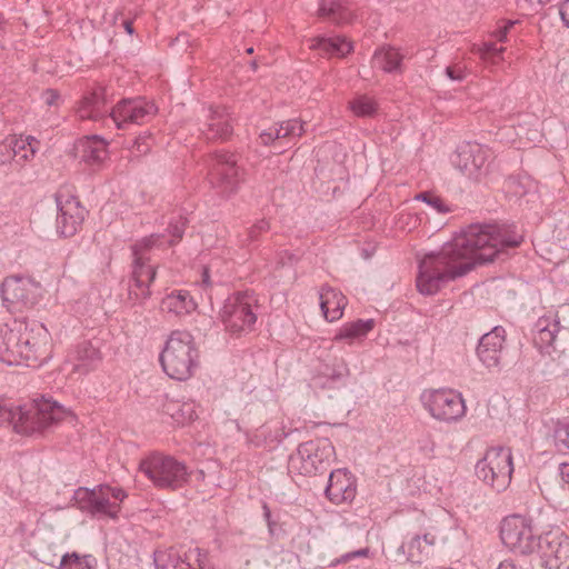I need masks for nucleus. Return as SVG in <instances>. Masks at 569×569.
Instances as JSON below:
<instances>
[{
	"label": "nucleus",
	"instance_id": "1",
	"mask_svg": "<svg viewBox=\"0 0 569 569\" xmlns=\"http://www.w3.org/2000/svg\"><path fill=\"white\" fill-rule=\"evenodd\" d=\"M521 240V236L497 224H470L439 251L425 254L419 261L417 288L422 295H435L448 281L467 274L478 263L493 261Z\"/></svg>",
	"mask_w": 569,
	"mask_h": 569
},
{
	"label": "nucleus",
	"instance_id": "2",
	"mask_svg": "<svg viewBox=\"0 0 569 569\" xmlns=\"http://www.w3.org/2000/svg\"><path fill=\"white\" fill-rule=\"evenodd\" d=\"M51 337L39 321L13 319L1 329L0 361L39 367L51 356Z\"/></svg>",
	"mask_w": 569,
	"mask_h": 569
},
{
	"label": "nucleus",
	"instance_id": "3",
	"mask_svg": "<svg viewBox=\"0 0 569 569\" xmlns=\"http://www.w3.org/2000/svg\"><path fill=\"white\" fill-rule=\"evenodd\" d=\"M186 224L187 219L179 216L169 222V240H166L164 234L153 233L132 246V272L128 282V301L132 306H142L151 297L150 284L157 276L156 266L150 263L151 250L174 246L182 238Z\"/></svg>",
	"mask_w": 569,
	"mask_h": 569
},
{
	"label": "nucleus",
	"instance_id": "4",
	"mask_svg": "<svg viewBox=\"0 0 569 569\" xmlns=\"http://www.w3.org/2000/svg\"><path fill=\"white\" fill-rule=\"evenodd\" d=\"M67 417L73 418V413L43 396L16 408L0 403V422L8 421L21 435L43 432Z\"/></svg>",
	"mask_w": 569,
	"mask_h": 569
},
{
	"label": "nucleus",
	"instance_id": "5",
	"mask_svg": "<svg viewBox=\"0 0 569 569\" xmlns=\"http://www.w3.org/2000/svg\"><path fill=\"white\" fill-rule=\"evenodd\" d=\"M159 360L171 379L186 381L192 377L199 365V352L192 335L186 330L172 331Z\"/></svg>",
	"mask_w": 569,
	"mask_h": 569
},
{
	"label": "nucleus",
	"instance_id": "6",
	"mask_svg": "<svg viewBox=\"0 0 569 569\" xmlns=\"http://www.w3.org/2000/svg\"><path fill=\"white\" fill-rule=\"evenodd\" d=\"M127 493L119 487L100 485L93 489L78 488L73 493L74 506L93 517H109L116 519L121 509L120 503Z\"/></svg>",
	"mask_w": 569,
	"mask_h": 569
},
{
	"label": "nucleus",
	"instance_id": "7",
	"mask_svg": "<svg viewBox=\"0 0 569 569\" xmlns=\"http://www.w3.org/2000/svg\"><path fill=\"white\" fill-rule=\"evenodd\" d=\"M140 471L161 489H179L191 478V470L174 457L152 453L140 462Z\"/></svg>",
	"mask_w": 569,
	"mask_h": 569
},
{
	"label": "nucleus",
	"instance_id": "8",
	"mask_svg": "<svg viewBox=\"0 0 569 569\" xmlns=\"http://www.w3.org/2000/svg\"><path fill=\"white\" fill-rule=\"evenodd\" d=\"M254 307L257 299L248 291H239L228 297L219 312L224 329L236 336L252 331L257 322Z\"/></svg>",
	"mask_w": 569,
	"mask_h": 569
},
{
	"label": "nucleus",
	"instance_id": "9",
	"mask_svg": "<svg viewBox=\"0 0 569 569\" xmlns=\"http://www.w3.org/2000/svg\"><path fill=\"white\" fill-rule=\"evenodd\" d=\"M513 471L511 450L505 447H492L476 465V476L497 492L506 490Z\"/></svg>",
	"mask_w": 569,
	"mask_h": 569
},
{
	"label": "nucleus",
	"instance_id": "10",
	"mask_svg": "<svg viewBox=\"0 0 569 569\" xmlns=\"http://www.w3.org/2000/svg\"><path fill=\"white\" fill-rule=\"evenodd\" d=\"M244 171L238 164L233 153L216 151L211 156L209 183L222 197H230L238 192L243 182Z\"/></svg>",
	"mask_w": 569,
	"mask_h": 569
},
{
	"label": "nucleus",
	"instance_id": "11",
	"mask_svg": "<svg viewBox=\"0 0 569 569\" xmlns=\"http://www.w3.org/2000/svg\"><path fill=\"white\" fill-rule=\"evenodd\" d=\"M333 446L328 439H315L302 442L289 457V469L302 476H316L329 466Z\"/></svg>",
	"mask_w": 569,
	"mask_h": 569
},
{
	"label": "nucleus",
	"instance_id": "12",
	"mask_svg": "<svg viewBox=\"0 0 569 569\" xmlns=\"http://www.w3.org/2000/svg\"><path fill=\"white\" fill-rule=\"evenodd\" d=\"M500 538L507 548L520 555L532 553L539 545V537L532 532L531 520L521 515H511L501 521Z\"/></svg>",
	"mask_w": 569,
	"mask_h": 569
},
{
	"label": "nucleus",
	"instance_id": "13",
	"mask_svg": "<svg viewBox=\"0 0 569 569\" xmlns=\"http://www.w3.org/2000/svg\"><path fill=\"white\" fill-rule=\"evenodd\" d=\"M3 306L10 312H22L33 307L40 296V286L29 277H7L0 288Z\"/></svg>",
	"mask_w": 569,
	"mask_h": 569
},
{
	"label": "nucleus",
	"instance_id": "14",
	"mask_svg": "<svg viewBox=\"0 0 569 569\" xmlns=\"http://www.w3.org/2000/svg\"><path fill=\"white\" fill-rule=\"evenodd\" d=\"M421 400L430 415L440 421H456L466 412V406L461 395L452 389H438L423 392Z\"/></svg>",
	"mask_w": 569,
	"mask_h": 569
},
{
	"label": "nucleus",
	"instance_id": "15",
	"mask_svg": "<svg viewBox=\"0 0 569 569\" xmlns=\"http://www.w3.org/2000/svg\"><path fill=\"white\" fill-rule=\"evenodd\" d=\"M490 157L489 149L477 143H466L457 149L451 162L461 173L478 181L488 174Z\"/></svg>",
	"mask_w": 569,
	"mask_h": 569
},
{
	"label": "nucleus",
	"instance_id": "16",
	"mask_svg": "<svg viewBox=\"0 0 569 569\" xmlns=\"http://www.w3.org/2000/svg\"><path fill=\"white\" fill-rule=\"evenodd\" d=\"M537 550L545 569H569V537L560 529L539 536Z\"/></svg>",
	"mask_w": 569,
	"mask_h": 569
},
{
	"label": "nucleus",
	"instance_id": "17",
	"mask_svg": "<svg viewBox=\"0 0 569 569\" xmlns=\"http://www.w3.org/2000/svg\"><path fill=\"white\" fill-rule=\"evenodd\" d=\"M157 107L144 98L122 99L111 110L110 118L118 129H124L127 124H141L149 117L156 114Z\"/></svg>",
	"mask_w": 569,
	"mask_h": 569
},
{
	"label": "nucleus",
	"instance_id": "18",
	"mask_svg": "<svg viewBox=\"0 0 569 569\" xmlns=\"http://www.w3.org/2000/svg\"><path fill=\"white\" fill-rule=\"evenodd\" d=\"M56 203L58 209L57 232L62 237L76 234L84 220L86 209L73 196H66L62 192L56 193Z\"/></svg>",
	"mask_w": 569,
	"mask_h": 569
},
{
	"label": "nucleus",
	"instance_id": "19",
	"mask_svg": "<svg viewBox=\"0 0 569 569\" xmlns=\"http://www.w3.org/2000/svg\"><path fill=\"white\" fill-rule=\"evenodd\" d=\"M506 341V330L501 326L495 327L491 331L485 333L476 349L479 361L488 370L501 369V357Z\"/></svg>",
	"mask_w": 569,
	"mask_h": 569
},
{
	"label": "nucleus",
	"instance_id": "20",
	"mask_svg": "<svg viewBox=\"0 0 569 569\" xmlns=\"http://www.w3.org/2000/svg\"><path fill=\"white\" fill-rule=\"evenodd\" d=\"M357 493L353 475L347 469H337L330 472L325 495L335 505L351 502Z\"/></svg>",
	"mask_w": 569,
	"mask_h": 569
},
{
	"label": "nucleus",
	"instance_id": "21",
	"mask_svg": "<svg viewBox=\"0 0 569 569\" xmlns=\"http://www.w3.org/2000/svg\"><path fill=\"white\" fill-rule=\"evenodd\" d=\"M153 561L157 569H191L194 565L203 569L202 551L198 547L186 551L183 557L173 548L156 551Z\"/></svg>",
	"mask_w": 569,
	"mask_h": 569
},
{
	"label": "nucleus",
	"instance_id": "22",
	"mask_svg": "<svg viewBox=\"0 0 569 569\" xmlns=\"http://www.w3.org/2000/svg\"><path fill=\"white\" fill-rule=\"evenodd\" d=\"M101 352L91 341L78 343L68 355V363L72 371L80 375H87L98 368L101 362Z\"/></svg>",
	"mask_w": 569,
	"mask_h": 569
},
{
	"label": "nucleus",
	"instance_id": "23",
	"mask_svg": "<svg viewBox=\"0 0 569 569\" xmlns=\"http://www.w3.org/2000/svg\"><path fill=\"white\" fill-rule=\"evenodd\" d=\"M232 118L224 108H210L201 134L208 141L227 140L232 134Z\"/></svg>",
	"mask_w": 569,
	"mask_h": 569
},
{
	"label": "nucleus",
	"instance_id": "24",
	"mask_svg": "<svg viewBox=\"0 0 569 569\" xmlns=\"http://www.w3.org/2000/svg\"><path fill=\"white\" fill-rule=\"evenodd\" d=\"M536 330L535 341L541 348L552 347L555 351H565L561 340L568 336L569 331L566 328H560L558 321L539 319L536 323Z\"/></svg>",
	"mask_w": 569,
	"mask_h": 569
},
{
	"label": "nucleus",
	"instance_id": "25",
	"mask_svg": "<svg viewBox=\"0 0 569 569\" xmlns=\"http://www.w3.org/2000/svg\"><path fill=\"white\" fill-rule=\"evenodd\" d=\"M106 103V90L103 88H98L83 97L79 108L77 109V113L81 119H102L108 112Z\"/></svg>",
	"mask_w": 569,
	"mask_h": 569
},
{
	"label": "nucleus",
	"instance_id": "26",
	"mask_svg": "<svg viewBox=\"0 0 569 569\" xmlns=\"http://www.w3.org/2000/svg\"><path fill=\"white\" fill-rule=\"evenodd\" d=\"M435 536L425 533L423 536H415L408 543H402L398 551L407 553V560L412 563L423 562L432 552L435 546Z\"/></svg>",
	"mask_w": 569,
	"mask_h": 569
},
{
	"label": "nucleus",
	"instance_id": "27",
	"mask_svg": "<svg viewBox=\"0 0 569 569\" xmlns=\"http://www.w3.org/2000/svg\"><path fill=\"white\" fill-rule=\"evenodd\" d=\"M319 298L321 311L327 320L335 321L342 317L347 299L340 291L329 286H323Z\"/></svg>",
	"mask_w": 569,
	"mask_h": 569
},
{
	"label": "nucleus",
	"instance_id": "28",
	"mask_svg": "<svg viewBox=\"0 0 569 569\" xmlns=\"http://www.w3.org/2000/svg\"><path fill=\"white\" fill-rule=\"evenodd\" d=\"M318 12L336 24L349 23L353 18L352 10L340 0H322Z\"/></svg>",
	"mask_w": 569,
	"mask_h": 569
},
{
	"label": "nucleus",
	"instance_id": "29",
	"mask_svg": "<svg viewBox=\"0 0 569 569\" xmlns=\"http://www.w3.org/2000/svg\"><path fill=\"white\" fill-rule=\"evenodd\" d=\"M78 149L81 159L89 164H100L108 156L107 142L97 136L81 141Z\"/></svg>",
	"mask_w": 569,
	"mask_h": 569
},
{
	"label": "nucleus",
	"instance_id": "30",
	"mask_svg": "<svg viewBox=\"0 0 569 569\" xmlns=\"http://www.w3.org/2000/svg\"><path fill=\"white\" fill-rule=\"evenodd\" d=\"M403 56L392 47H382L375 51L371 59L373 68L383 70L385 72H397L401 70V61Z\"/></svg>",
	"mask_w": 569,
	"mask_h": 569
},
{
	"label": "nucleus",
	"instance_id": "31",
	"mask_svg": "<svg viewBox=\"0 0 569 569\" xmlns=\"http://www.w3.org/2000/svg\"><path fill=\"white\" fill-rule=\"evenodd\" d=\"M163 412L178 425L189 423L198 417L193 401H167L163 405Z\"/></svg>",
	"mask_w": 569,
	"mask_h": 569
},
{
	"label": "nucleus",
	"instance_id": "32",
	"mask_svg": "<svg viewBox=\"0 0 569 569\" xmlns=\"http://www.w3.org/2000/svg\"><path fill=\"white\" fill-rule=\"evenodd\" d=\"M375 328L373 319H358L356 321H351L345 323L339 332L335 336L333 340H347L351 342L355 339H360L366 337L372 329Z\"/></svg>",
	"mask_w": 569,
	"mask_h": 569
},
{
	"label": "nucleus",
	"instance_id": "33",
	"mask_svg": "<svg viewBox=\"0 0 569 569\" xmlns=\"http://www.w3.org/2000/svg\"><path fill=\"white\" fill-rule=\"evenodd\" d=\"M162 309L176 315L189 313L196 308V303L188 291H174L162 300Z\"/></svg>",
	"mask_w": 569,
	"mask_h": 569
},
{
	"label": "nucleus",
	"instance_id": "34",
	"mask_svg": "<svg viewBox=\"0 0 569 569\" xmlns=\"http://www.w3.org/2000/svg\"><path fill=\"white\" fill-rule=\"evenodd\" d=\"M312 48L336 57H345L352 50L351 43L341 37L317 38Z\"/></svg>",
	"mask_w": 569,
	"mask_h": 569
},
{
	"label": "nucleus",
	"instance_id": "35",
	"mask_svg": "<svg viewBox=\"0 0 569 569\" xmlns=\"http://www.w3.org/2000/svg\"><path fill=\"white\" fill-rule=\"evenodd\" d=\"M549 437L558 453L569 455V418L552 421Z\"/></svg>",
	"mask_w": 569,
	"mask_h": 569
},
{
	"label": "nucleus",
	"instance_id": "36",
	"mask_svg": "<svg viewBox=\"0 0 569 569\" xmlns=\"http://www.w3.org/2000/svg\"><path fill=\"white\" fill-rule=\"evenodd\" d=\"M349 108L357 117H373L378 111V103L367 94H359L349 101Z\"/></svg>",
	"mask_w": 569,
	"mask_h": 569
},
{
	"label": "nucleus",
	"instance_id": "37",
	"mask_svg": "<svg viewBox=\"0 0 569 569\" xmlns=\"http://www.w3.org/2000/svg\"><path fill=\"white\" fill-rule=\"evenodd\" d=\"M348 375V368L343 361L340 365L330 368L326 366L323 371L315 379L317 385L322 387H333V385L341 382Z\"/></svg>",
	"mask_w": 569,
	"mask_h": 569
},
{
	"label": "nucleus",
	"instance_id": "38",
	"mask_svg": "<svg viewBox=\"0 0 569 569\" xmlns=\"http://www.w3.org/2000/svg\"><path fill=\"white\" fill-rule=\"evenodd\" d=\"M39 147V141L31 137H20L13 140L12 150L16 157L28 160L33 157Z\"/></svg>",
	"mask_w": 569,
	"mask_h": 569
},
{
	"label": "nucleus",
	"instance_id": "39",
	"mask_svg": "<svg viewBox=\"0 0 569 569\" xmlns=\"http://www.w3.org/2000/svg\"><path fill=\"white\" fill-rule=\"evenodd\" d=\"M276 124L281 139L300 137L305 132V123L298 119H290Z\"/></svg>",
	"mask_w": 569,
	"mask_h": 569
},
{
	"label": "nucleus",
	"instance_id": "40",
	"mask_svg": "<svg viewBox=\"0 0 569 569\" xmlns=\"http://www.w3.org/2000/svg\"><path fill=\"white\" fill-rule=\"evenodd\" d=\"M505 51L502 46H498L496 42L487 41L475 47V52L480 56L483 60H492L496 62L501 59V54Z\"/></svg>",
	"mask_w": 569,
	"mask_h": 569
},
{
	"label": "nucleus",
	"instance_id": "41",
	"mask_svg": "<svg viewBox=\"0 0 569 569\" xmlns=\"http://www.w3.org/2000/svg\"><path fill=\"white\" fill-rule=\"evenodd\" d=\"M60 569H92V567L88 558H80L77 553H67L61 558Z\"/></svg>",
	"mask_w": 569,
	"mask_h": 569
},
{
	"label": "nucleus",
	"instance_id": "42",
	"mask_svg": "<svg viewBox=\"0 0 569 569\" xmlns=\"http://www.w3.org/2000/svg\"><path fill=\"white\" fill-rule=\"evenodd\" d=\"M416 199L426 202L439 213H446L449 211V207L443 202V200L431 192H420L416 196Z\"/></svg>",
	"mask_w": 569,
	"mask_h": 569
},
{
	"label": "nucleus",
	"instance_id": "43",
	"mask_svg": "<svg viewBox=\"0 0 569 569\" xmlns=\"http://www.w3.org/2000/svg\"><path fill=\"white\" fill-rule=\"evenodd\" d=\"M446 76L452 80L461 82L467 77V68L462 63H455L446 68Z\"/></svg>",
	"mask_w": 569,
	"mask_h": 569
},
{
	"label": "nucleus",
	"instance_id": "44",
	"mask_svg": "<svg viewBox=\"0 0 569 569\" xmlns=\"http://www.w3.org/2000/svg\"><path fill=\"white\" fill-rule=\"evenodd\" d=\"M270 437V429L268 426L263 425L259 429H257L251 437H248V441L254 447H261Z\"/></svg>",
	"mask_w": 569,
	"mask_h": 569
},
{
	"label": "nucleus",
	"instance_id": "45",
	"mask_svg": "<svg viewBox=\"0 0 569 569\" xmlns=\"http://www.w3.org/2000/svg\"><path fill=\"white\" fill-rule=\"evenodd\" d=\"M517 24V21H501L497 29L492 32V37H495L499 42L507 41V36L510 33L511 29Z\"/></svg>",
	"mask_w": 569,
	"mask_h": 569
},
{
	"label": "nucleus",
	"instance_id": "46",
	"mask_svg": "<svg viewBox=\"0 0 569 569\" xmlns=\"http://www.w3.org/2000/svg\"><path fill=\"white\" fill-rule=\"evenodd\" d=\"M269 222L264 219L257 221L247 233V242H252L258 239L259 234L269 230Z\"/></svg>",
	"mask_w": 569,
	"mask_h": 569
},
{
	"label": "nucleus",
	"instance_id": "47",
	"mask_svg": "<svg viewBox=\"0 0 569 569\" xmlns=\"http://www.w3.org/2000/svg\"><path fill=\"white\" fill-rule=\"evenodd\" d=\"M508 191L512 192L517 197H522L528 192L525 183L517 178H510L507 182Z\"/></svg>",
	"mask_w": 569,
	"mask_h": 569
},
{
	"label": "nucleus",
	"instance_id": "48",
	"mask_svg": "<svg viewBox=\"0 0 569 569\" xmlns=\"http://www.w3.org/2000/svg\"><path fill=\"white\" fill-rule=\"evenodd\" d=\"M277 139H281L277 124L260 133L261 143L264 146L271 144Z\"/></svg>",
	"mask_w": 569,
	"mask_h": 569
},
{
	"label": "nucleus",
	"instance_id": "49",
	"mask_svg": "<svg viewBox=\"0 0 569 569\" xmlns=\"http://www.w3.org/2000/svg\"><path fill=\"white\" fill-rule=\"evenodd\" d=\"M559 476L561 479V488L569 492V463H561L559 467Z\"/></svg>",
	"mask_w": 569,
	"mask_h": 569
},
{
	"label": "nucleus",
	"instance_id": "50",
	"mask_svg": "<svg viewBox=\"0 0 569 569\" xmlns=\"http://www.w3.org/2000/svg\"><path fill=\"white\" fill-rule=\"evenodd\" d=\"M150 137H138L133 142V148L139 154L147 153L150 150V144L148 143V140Z\"/></svg>",
	"mask_w": 569,
	"mask_h": 569
},
{
	"label": "nucleus",
	"instance_id": "51",
	"mask_svg": "<svg viewBox=\"0 0 569 569\" xmlns=\"http://www.w3.org/2000/svg\"><path fill=\"white\" fill-rule=\"evenodd\" d=\"M44 102L48 106H54L59 100L60 96L57 90L48 89L43 93Z\"/></svg>",
	"mask_w": 569,
	"mask_h": 569
},
{
	"label": "nucleus",
	"instance_id": "52",
	"mask_svg": "<svg viewBox=\"0 0 569 569\" xmlns=\"http://www.w3.org/2000/svg\"><path fill=\"white\" fill-rule=\"evenodd\" d=\"M200 286L207 290L209 288L212 287V281H211V278H210V268L204 266L202 268V273H201V280H200Z\"/></svg>",
	"mask_w": 569,
	"mask_h": 569
},
{
	"label": "nucleus",
	"instance_id": "53",
	"mask_svg": "<svg viewBox=\"0 0 569 569\" xmlns=\"http://www.w3.org/2000/svg\"><path fill=\"white\" fill-rule=\"evenodd\" d=\"M559 13L563 23L569 28V0L561 4Z\"/></svg>",
	"mask_w": 569,
	"mask_h": 569
},
{
	"label": "nucleus",
	"instance_id": "54",
	"mask_svg": "<svg viewBox=\"0 0 569 569\" xmlns=\"http://www.w3.org/2000/svg\"><path fill=\"white\" fill-rule=\"evenodd\" d=\"M280 259L282 264H286L287 262L292 263L293 261H297L296 256L293 253H289L286 250L280 253Z\"/></svg>",
	"mask_w": 569,
	"mask_h": 569
},
{
	"label": "nucleus",
	"instance_id": "55",
	"mask_svg": "<svg viewBox=\"0 0 569 569\" xmlns=\"http://www.w3.org/2000/svg\"><path fill=\"white\" fill-rule=\"evenodd\" d=\"M367 553H368V549H366V548L365 549H359V550H357L355 552H350V553H347V555L342 556L341 560L342 561H347L348 559L353 558V557L367 556Z\"/></svg>",
	"mask_w": 569,
	"mask_h": 569
},
{
	"label": "nucleus",
	"instance_id": "56",
	"mask_svg": "<svg viewBox=\"0 0 569 569\" xmlns=\"http://www.w3.org/2000/svg\"><path fill=\"white\" fill-rule=\"evenodd\" d=\"M497 569H521L516 566L512 560H503L500 562Z\"/></svg>",
	"mask_w": 569,
	"mask_h": 569
},
{
	"label": "nucleus",
	"instance_id": "57",
	"mask_svg": "<svg viewBox=\"0 0 569 569\" xmlns=\"http://www.w3.org/2000/svg\"><path fill=\"white\" fill-rule=\"evenodd\" d=\"M262 510H263V518H264L266 522L272 520L271 511H270V509H269L267 503L262 505Z\"/></svg>",
	"mask_w": 569,
	"mask_h": 569
},
{
	"label": "nucleus",
	"instance_id": "58",
	"mask_svg": "<svg viewBox=\"0 0 569 569\" xmlns=\"http://www.w3.org/2000/svg\"><path fill=\"white\" fill-rule=\"evenodd\" d=\"M532 8L542 7L548 3L550 0H526Z\"/></svg>",
	"mask_w": 569,
	"mask_h": 569
},
{
	"label": "nucleus",
	"instance_id": "59",
	"mask_svg": "<svg viewBox=\"0 0 569 569\" xmlns=\"http://www.w3.org/2000/svg\"><path fill=\"white\" fill-rule=\"evenodd\" d=\"M124 29L129 34L133 33L132 22L131 21H124L123 22Z\"/></svg>",
	"mask_w": 569,
	"mask_h": 569
},
{
	"label": "nucleus",
	"instance_id": "60",
	"mask_svg": "<svg viewBox=\"0 0 569 569\" xmlns=\"http://www.w3.org/2000/svg\"><path fill=\"white\" fill-rule=\"evenodd\" d=\"M191 472H192L191 477L196 476V478L198 480H203L204 479V472L202 470H197L196 472H193V471H191Z\"/></svg>",
	"mask_w": 569,
	"mask_h": 569
},
{
	"label": "nucleus",
	"instance_id": "61",
	"mask_svg": "<svg viewBox=\"0 0 569 569\" xmlns=\"http://www.w3.org/2000/svg\"><path fill=\"white\" fill-rule=\"evenodd\" d=\"M4 28H6V20L3 18V16L0 13V36L4 32Z\"/></svg>",
	"mask_w": 569,
	"mask_h": 569
},
{
	"label": "nucleus",
	"instance_id": "62",
	"mask_svg": "<svg viewBox=\"0 0 569 569\" xmlns=\"http://www.w3.org/2000/svg\"><path fill=\"white\" fill-rule=\"evenodd\" d=\"M267 526H268L270 535H273V528L276 526V522L273 520H270L267 522Z\"/></svg>",
	"mask_w": 569,
	"mask_h": 569
},
{
	"label": "nucleus",
	"instance_id": "63",
	"mask_svg": "<svg viewBox=\"0 0 569 569\" xmlns=\"http://www.w3.org/2000/svg\"><path fill=\"white\" fill-rule=\"evenodd\" d=\"M281 439H282V436H276L274 437V440H277V441H281ZM271 441H273V439H271Z\"/></svg>",
	"mask_w": 569,
	"mask_h": 569
},
{
	"label": "nucleus",
	"instance_id": "64",
	"mask_svg": "<svg viewBox=\"0 0 569 569\" xmlns=\"http://www.w3.org/2000/svg\"><path fill=\"white\" fill-rule=\"evenodd\" d=\"M246 51H247V53H249V54H250V53H252V52H253V48H252V47H250V48H248Z\"/></svg>",
	"mask_w": 569,
	"mask_h": 569
}]
</instances>
